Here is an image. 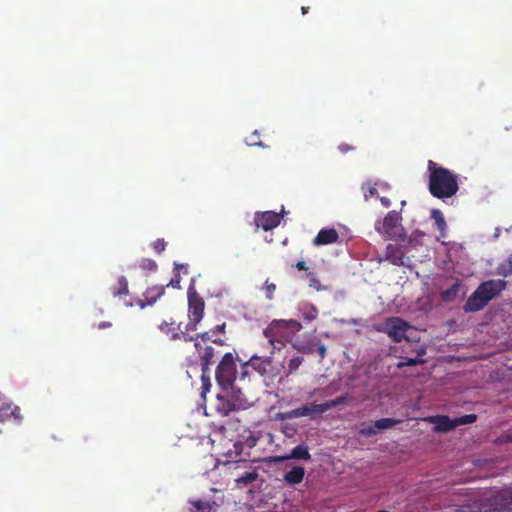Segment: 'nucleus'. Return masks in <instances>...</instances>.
Segmentation results:
<instances>
[{
  "instance_id": "f257e3e1",
  "label": "nucleus",
  "mask_w": 512,
  "mask_h": 512,
  "mask_svg": "<svg viewBox=\"0 0 512 512\" xmlns=\"http://www.w3.org/2000/svg\"><path fill=\"white\" fill-rule=\"evenodd\" d=\"M428 190L437 199L451 198L459 190V176L446 167L438 165L433 160L427 164Z\"/></svg>"
},
{
  "instance_id": "f03ea898",
  "label": "nucleus",
  "mask_w": 512,
  "mask_h": 512,
  "mask_svg": "<svg viewBox=\"0 0 512 512\" xmlns=\"http://www.w3.org/2000/svg\"><path fill=\"white\" fill-rule=\"evenodd\" d=\"M507 282L502 279L487 280L482 282L467 299L464 310L466 312H477L483 309L492 299L505 290Z\"/></svg>"
},
{
  "instance_id": "7ed1b4c3",
  "label": "nucleus",
  "mask_w": 512,
  "mask_h": 512,
  "mask_svg": "<svg viewBox=\"0 0 512 512\" xmlns=\"http://www.w3.org/2000/svg\"><path fill=\"white\" fill-rule=\"evenodd\" d=\"M237 377L236 358L234 354L225 353L216 367L215 378L222 389L232 387Z\"/></svg>"
},
{
  "instance_id": "20e7f679",
  "label": "nucleus",
  "mask_w": 512,
  "mask_h": 512,
  "mask_svg": "<svg viewBox=\"0 0 512 512\" xmlns=\"http://www.w3.org/2000/svg\"><path fill=\"white\" fill-rule=\"evenodd\" d=\"M187 296L189 323L186 325V330L195 331L204 316L205 302L193 286L188 288Z\"/></svg>"
},
{
  "instance_id": "39448f33",
  "label": "nucleus",
  "mask_w": 512,
  "mask_h": 512,
  "mask_svg": "<svg viewBox=\"0 0 512 512\" xmlns=\"http://www.w3.org/2000/svg\"><path fill=\"white\" fill-rule=\"evenodd\" d=\"M401 216L396 211H390L383 218L375 223L378 233L389 239H402L404 237L403 227L400 225Z\"/></svg>"
},
{
  "instance_id": "423d86ee",
  "label": "nucleus",
  "mask_w": 512,
  "mask_h": 512,
  "mask_svg": "<svg viewBox=\"0 0 512 512\" xmlns=\"http://www.w3.org/2000/svg\"><path fill=\"white\" fill-rule=\"evenodd\" d=\"M429 422L434 424L436 432L446 433L454 430L458 426L472 424L477 420L476 414H466L461 417L450 418L447 415H436L429 417Z\"/></svg>"
},
{
  "instance_id": "0eeeda50",
  "label": "nucleus",
  "mask_w": 512,
  "mask_h": 512,
  "mask_svg": "<svg viewBox=\"0 0 512 512\" xmlns=\"http://www.w3.org/2000/svg\"><path fill=\"white\" fill-rule=\"evenodd\" d=\"M198 355V359L201 364V380L203 383V389L208 390L211 386L209 372V366L214 363V358L217 354L214 345H206L205 343L194 346Z\"/></svg>"
},
{
  "instance_id": "6e6552de",
  "label": "nucleus",
  "mask_w": 512,
  "mask_h": 512,
  "mask_svg": "<svg viewBox=\"0 0 512 512\" xmlns=\"http://www.w3.org/2000/svg\"><path fill=\"white\" fill-rule=\"evenodd\" d=\"M410 327V324L400 317H389L377 330L386 333L394 342L399 343L407 339L405 333Z\"/></svg>"
},
{
  "instance_id": "1a4fd4ad",
  "label": "nucleus",
  "mask_w": 512,
  "mask_h": 512,
  "mask_svg": "<svg viewBox=\"0 0 512 512\" xmlns=\"http://www.w3.org/2000/svg\"><path fill=\"white\" fill-rule=\"evenodd\" d=\"M254 221L258 228H262L264 231H269L280 224L281 214L273 211L256 213Z\"/></svg>"
},
{
  "instance_id": "9d476101",
  "label": "nucleus",
  "mask_w": 512,
  "mask_h": 512,
  "mask_svg": "<svg viewBox=\"0 0 512 512\" xmlns=\"http://www.w3.org/2000/svg\"><path fill=\"white\" fill-rule=\"evenodd\" d=\"M398 423H400V420L395 418H381L376 420L372 425L362 427L359 430V434L364 437H371L378 431L390 429Z\"/></svg>"
},
{
  "instance_id": "9b49d317",
  "label": "nucleus",
  "mask_w": 512,
  "mask_h": 512,
  "mask_svg": "<svg viewBox=\"0 0 512 512\" xmlns=\"http://www.w3.org/2000/svg\"><path fill=\"white\" fill-rule=\"evenodd\" d=\"M280 327V321H273L269 327L263 331V334L267 338L269 345L272 347L271 354H273L275 351H280L285 346V343L278 338Z\"/></svg>"
},
{
  "instance_id": "f8f14e48",
  "label": "nucleus",
  "mask_w": 512,
  "mask_h": 512,
  "mask_svg": "<svg viewBox=\"0 0 512 512\" xmlns=\"http://www.w3.org/2000/svg\"><path fill=\"white\" fill-rule=\"evenodd\" d=\"M183 334V340L185 342H194V346H197L198 344L205 343L206 345H219L223 346L225 344V341L219 338H213L214 334L212 330L206 331L203 333H198L195 336H190L188 333H182Z\"/></svg>"
},
{
  "instance_id": "ddd939ff",
  "label": "nucleus",
  "mask_w": 512,
  "mask_h": 512,
  "mask_svg": "<svg viewBox=\"0 0 512 512\" xmlns=\"http://www.w3.org/2000/svg\"><path fill=\"white\" fill-rule=\"evenodd\" d=\"M385 260L395 266H404L406 256L404 250L397 245L388 244L385 250Z\"/></svg>"
},
{
  "instance_id": "4468645a",
  "label": "nucleus",
  "mask_w": 512,
  "mask_h": 512,
  "mask_svg": "<svg viewBox=\"0 0 512 512\" xmlns=\"http://www.w3.org/2000/svg\"><path fill=\"white\" fill-rule=\"evenodd\" d=\"M493 505L499 511H512V489H505L493 496Z\"/></svg>"
},
{
  "instance_id": "2eb2a0df",
  "label": "nucleus",
  "mask_w": 512,
  "mask_h": 512,
  "mask_svg": "<svg viewBox=\"0 0 512 512\" xmlns=\"http://www.w3.org/2000/svg\"><path fill=\"white\" fill-rule=\"evenodd\" d=\"M165 293V286L163 285H154L149 287L143 293L144 300H139L138 304L141 308H144L147 305L154 304L159 298H161Z\"/></svg>"
},
{
  "instance_id": "dca6fc26",
  "label": "nucleus",
  "mask_w": 512,
  "mask_h": 512,
  "mask_svg": "<svg viewBox=\"0 0 512 512\" xmlns=\"http://www.w3.org/2000/svg\"><path fill=\"white\" fill-rule=\"evenodd\" d=\"M290 459L305 460V461L311 460V454L309 452L308 446L305 444H300V445H297L296 447H294L291 450L290 454L274 457L275 462H282V461L290 460Z\"/></svg>"
},
{
  "instance_id": "f3484780",
  "label": "nucleus",
  "mask_w": 512,
  "mask_h": 512,
  "mask_svg": "<svg viewBox=\"0 0 512 512\" xmlns=\"http://www.w3.org/2000/svg\"><path fill=\"white\" fill-rule=\"evenodd\" d=\"M248 364H250V367H252L261 376H264L269 372L270 368L272 367V357L253 355L248 360Z\"/></svg>"
},
{
  "instance_id": "a211bd4d",
  "label": "nucleus",
  "mask_w": 512,
  "mask_h": 512,
  "mask_svg": "<svg viewBox=\"0 0 512 512\" xmlns=\"http://www.w3.org/2000/svg\"><path fill=\"white\" fill-rule=\"evenodd\" d=\"M323 408L321 404L309 403L305 404L301 407L293 409L288 413V417L290 418H300L305 416H313L316 414H322Z\"/></svg>"
},
{
  "instance_id": "6ab92c4d",
  "label": "nucleus",
  "mask_w": 512,
  "mask_h": 512,
  "mask_svg": "<svg viewBox=\"0 0 512 512\" xmlns=\"http://www.w3.org/2000/svg\"><path fill=\"white\" fill-rule=\"evenodd\" d=\"M216 412L223 416H229L232 412L239 411L236 409V406L230 396L217 395L216 404H215Z\"/></svg>"
},
{
  "instance_id": "aec40b11",
  "label": "nucleus",
  "mask_w": 512,
  "mask_h": 512,
  "mask_svg": "<svg viewBox=\"0 0 512 512\" xmlns=\"http://www.w3.org/2000/svg\"><path fill=\"white\" fill-rule=\"evenodd\" d=\"M339 238L338 232L334 228L321 229L313 240L315 246H322L335 243Z\"/></svg>"
},
{
  "instance_id": "412c9836",
  "label": "nucleus",
  "mask_w": 512,
  "mask_h": 512,
  "mask_svg": "<svg viewBox=\"0 0 512 512\" xmlns=\"http://www.w3.org/2000/svg\"><path fill=\"white\" fill-rule=\"evenodd\" d=\"M305 476V469L302 466H294L290 471L284 474L283 480L288 485L294 486L300 484Z\"/></svg>"
},
{
  "instance_id": "4be33fe9",
  "label": "nucleus",
  "mask_w": 512,
  "mask_h": 512,
  "mask_svg": "<svg viewBox=\"0 0 512 512\" xmlns=\"http://www.w3.org/2000/svg\"><path fill=\"white\" fill-rule=\"evenodd\" d=\"M160 330L164 334H166L171 340H181V339L183 340L182 333H187L186 329H185V331L181 330L180 324L176 326L174 323H167V322H163L160 325Z\"/></svg>"
},
{
  "instance_id": "5701e85b",
  "label": "nucleus",
  "mask_w": 512,
  "mask_h": 512,
  "mask_svg": "<svg viewBox=\"0 0 512 512\" xmlns=\"http://www.w3.org/2000/svg\"><path fill=\"white\" fill-rule=\"evenodd\" d=\"M230 388L232 389V393L229 396L233 400L236 409L239 411L248 409L251 406V403L247 397L241 392L240 389H235L234 386Z\"/></svg>"
},
{
  "instance_id": "b1692460",
  "label": "nucleus",
  "mask_w": 512,
  "mask_h": 512,
  "mask_svg": "<svg viewBox=\"0 0 512 512\" xmlns=\"http://www.w3.org/2000/svg\"><path fill=\"white\" fill-rule=\"evenodd\" d=\"M111 293L114 297L126 296L129 294L128 281L124 276L117 279V284L111 287Z\"/></svg>"
},
{
  "instance_id": "393cba45",
  "label": "nucleus",
  "mask_w": 512,
  "mask_h": 512,
  "mask_svg": "<svg viewBox=\"0 0 512 512\" xmlns=\"http://www.w3.org/2000/svg\"><path fill=\"white\" fill-rule=\"evenodd\" d=\"M258 476L259 474L256 469L249 472H245L243 475L235 479L236 486L238 488H244L248 484L254 482L258 478Z\"/></svg>"
},
{
  "instance_id": "a878e982",
  "label": "nucleus",
  "mask_w": 512,
  "mask_h": 512,
  "mask_svg": "<svg viewBox=\"0 0 512 512\" xmlns=\"http://www.w3.org/2000/svg\"><path fill=\"white\" fill-rule=\"evenodd\" d=\"M349 400H350L349 394H345V395L338 396L333 400L326 401L325 403H321L323 412H326V411H328L332 408H335L337 406H340V405H345L349 402Z\"/></svg>"
},
{
  "instance_id": "bb28decb",
  "label": "nucleus",
  "mask_w": 512,
  "mask_h": 512,
  "mask_svg": "<svg viewBox=\"0 0 512 512\" xmlns=\"http://www.w3.org/2000/svg\"><path fill=\"white\" fill-rule=\"evenodd\" d=\"M496 273L504 278L512 275V254H510L506 260L498 265Z\"/></svg>"
},
{
  "instance_id": "cd10ccee",
  "label": "nucleus",
  "mask_w": 512,
  "mask_h": 512,
  "mask_svg": "<svg viewBox=\"0 0 512 512\" xmlns=\"http://www.w3.org/2000/svg\"><path fill=\"white\" fill-rule=\"evenodd\" d=\"M134 267H138L145 272H155L158 268L156 261L151 258H141Z\"/></svg>"
},
{
  "instance_id": "c85d7f7f",
  "label": "nucleus",
  "mask_w": 512,
  "mask_h": 512,
  "mask_svg": "<svg viewBox=\"0 0 512 512\" xmlns=\"http://www.w3.org/2000/svg\"><path fill=\"white\" fill-rule=\"evenodd\" d=\"M460 289L459 282L453 283L449 288L441 292V298L443 301L449 302L456 298Z\"/></svg>"
},
{
  "instance_id": "c756f323",
  "label": "nucleus",
  "mask_w": 512,
  "mask_h": 512,
  "mask_svg": "<svg viewBox=\"0 0 512 512\" xmlns=\"http://www.w3.org/2000/svg\"><path fill=\"white\" fill-rule=\"evenodd\" d=\"M431 218L434 220L436 227L439 231L444 232L447 228V224L443 213L438 209L431 211Z\"/></svg>"
},
{
  "instance_id": "7c9ffc66",
  "label": "nucleus",
  "mask_w": 512,
  "mask_h": 512,
  "mask_svg": "<svg viewBox=\"0 0 512 512\" xmlns=\"http://www.w3.org/2000/svg\"><path fill=\"white\" fill-rule=\"evenodd\" d=\"M194 511L193 512H211L214 506H216L215 502H209L204 500H196L191 502Z\"/></svg>"
},
{
  "instance_id": "2f4dec72",
  "label": "nucleus",
  "mask_w": 512,
  "mask_h": 512,
  "mask_svg": "<svg viewBox=\"0 0 512 512\" xmlns=\"http://www.w3.org/2000/svg\"><path fill=\"white\" fill-rule=\"evenodd\" d=\"M180 269L187 270V265L176 263L175 270L177 272L175 273L173 278L169 281V283L165 287H172V288H176V289L180 288V281H181L180 274H179Z\"/></svg>"
},
{
  "instance_id": "473e14b6",
  "label": "nucleus",
  "mask_w": 512,
  "mask_h": 512,
  "mask_svg": "<svg viewBox=\"0 0 512 512\" xmlns=\"http://www.w3.org/2000/svg\"><path fill=\"white\" fill-rule=\"evenodd\" d=\"M246 144L249 146H259L262 148H266L262 141L259 139V133L255 130L249 137L246 138Z\"/></svg>"
},
{
  "instance_id": "72a5a7b5",
  "label": "nucleus",
  "mask_w": 512,
  "mask_h": 512,
  "mask_svg": "<svg viewBox=\"0 0 512 512\" xmlns=\"http://www.w3.org/2000/svg\"><path fill=\"white\" fill-rule=\"evenodd\" d=\"M303 358L300 356L293 357L288 362V372L287 375L294 373L299 366L302 364Z\"/></svg>"
},
{
  "instance_id": "f704fd0d",
  "label": "nucleus",
  "mask_w": 512,
  "mask_h": 512,
  "mask_svg": "<svg viewBox=\"0 0 512 512\" xmlns=\"http://www.w3.org/2000/svg\"><path fill=\"white\" fill-rule=\"evenodd\" d=\"M423 363V360L419 358H404V361L397 364V368L401 369L405 366H416Z\"/></svg>"
},
{
  "instance_id": "c9c22d12",
  "label": "nucleus",
  "mask_w": 512,
  "mask_h": 512,
  "mask_svg": "<svg viewBox=\"0 0 512 512\" xmlns=\"http://www.w3.org/2000/svg\"><path fill=\"white\" fill-rule=\"evenodd\" d=\"M362 190L364 192V197L365 199L367 200L369 197H373L375 195H377V189L372 186L371 184H363L362 185Z\"/></svg>"
},
{
  "instance_id": "e433bc0d",
  "label": "nucleus",
  "mask_w": 512,
  "mask_h": 512,
  "mask_svg": "<svg viewBox=\"0 0 512 512\" xmlns=\"http://www.w3.org/2000/svg\"><path fill=\"white\" fill-rule=\"evenodd\" d=\"M152 248L157 253H162L166 248V242L164 239L158 238L154 242H152Z\"/></svg>"
},
{
  "instance_id": "4c0bfd02",
  "label": "nucleus",
  "mask_w": 512,
  "mask_h": 512,
  "mask_svg": "<svg viewBox=\"0 0 512 512\" xmlns=\"http://www.w3.org/2000/svg\"><path fill=\"white\" fill-rule=\"evenodd\" d=\"M265 289H266V298L269 300L273 299V294L276 291V285L274 283H269L268 281H266Z\"/></svg>"
},
{
  "instance_id": "58836bf2",
  "label": "nucleus",
  "mask_w": 512,
  "mask_h": 512,
  "mask_svg": "<svg viewBox=\"0 0 512 512\" xmlns=\"http://www.w3.org/2000/svg\"><path fill=\"white\" fill-rule=\"evenodd\" d=\"M496 442L499 444L512 443V431L500 435Z\"/></svg>"
},
{
  "instance_id": "ea45409f",
  "label": "nucleus",
  "mask_w": 512,
  "mask_h": 512,
  "mask_svg": "<svg viewBox=\"0 0 512 512\" xmlns=\"http://www.w3.org/2000/svg\"><path fill=\"white\" fill-rule=\"evenodd\" d=\"M10 409V406H2L0 408V422H4L8 419V410Z\"/></svg>"
},
{
  "instance_id": "a19ab883",
  "label": "nucleus",
  "mask_w": 512,
  "mask_h": 512,
  "mask_svg": "<svg viewBox=\"0 0 512 512\" xmlns=\"http://www.w3.org/2000/svg\"><path fill=\"white\" fill-rule=\"evenodd\" d=\"M259 437H255L252 434H250L246 439L245 443L248 447H254L258 441Z\"/></svg>"
},
{
  "instance_id": "79ce46f5",
  "label": "nucleus",
  "mask_w": 512,
  "mask_h": 512,
  "mask_svg": "<svg viewBox=\"0 0 512 512\" xmlns=\"http://www.w3.org/2000/svg\"><path fill=\"white\" fill-rule=\"evenodd\" d=\"M249 366L250 364H248V361L241 366V378L243 379V381H245V379L249 376Z\"/></svg>"
},
{
  "instance_id": "37998d69",
  "label": "nucleus",
  "mask_w": 512,
  "mask_h": 512,
  "mask_svg": "<svg viewBox=\"0 0 512 512\" xmlns=\"http://www.w3.org/2000/svg\"><path fill=\"white\" fill-rule=\"evenodd\" d=\"M9 416L14 417L17 420H21V409L18 406H14V408L11 410Z\"/></svg>"
},
{
  "instance_id": "c03bdc74",
  "label": "nucleus",
  "mask_w": 512,
  "mask_h": 512,
  "mask_svg": "<svg viewBox=\"0 0 512 512\" xmlns=\"http://www.w3.org/2000/svg\"><path fill=\"white\" fill-rule=\"evenodd\" d=\"M338 149L341 153H347L353 151L354 147L349 144L343 143L338 146Z\"/></svg>"
},
{
  "instance_id": "a18cd8bd",
  "label": "nucleus",
  "mask_w": 512,
  "mask_h": 512,
  "mask_svg": "<svg viewBox=\"0 0 512 512\" xmlns=\"http://www.w3.org/2000/svg\"><path fill=\"white\" fill-rule=\"evenodd\" d=\"M309 278H310V287H314L316 289H318V285H319V280L316 278V276L312 273L309 274Z\"/></svg>"
},
{
  "instance_id": "49530a36",
  "label": "nucleus",
  "mask_w": 512,
  "mask_h": 512,
  "mask_svg": "<svg viewBox=\"0 0 512 512\" xmlns=\"http://www.w3.org/2000/svg\"><path fill=\"white\" fill-rule=\"evenodd\" d=\"M225 327H226V324L222 323V324H219V325L215 326L211 330H212L213 334L215 335L216 333H224Z\"/></svg>"
},
{
  "instance_id": "de8ad7c7",
  "label": "nucleus",
  "mask_w": 512,
  "mask_h": 512,
  "mask_svg": "<svg viewBox=\"0 0 512 512\" xmlns=\"http://www.w3.org/2000/svg\"><path fill=\"white\" fill-rule=\"evenodd\" d=\"M295 266L298 270H307L308 269V267L306 266V262L303 260L298 261Z\"/></svg>"
},
{
  "instance_id": "09e8293b",
  "label": "nucleus",
  "mask_w": 512,
  "mask_h": 512,
  "mask_svg": "<svg viewBox=\"0 0 512 512\" xmlns=\"http://www.w3.org/2000/svg\"><path fill=\"white\" fill-rule=\"evenodd\" d=\"M111 326H112L111 322H108V321H102V322H100V323L97 325V328H98V329H104V328H109V327H111Z\"/></svg>"
},
{
  "instance_id": "8fccbe9b",
  "label": "nucleus",
  "mask_w": 512,
  "mask_h": 512,
  "mask_svg": "<svg viewBox=\"0 0 512 512\" xmlns=\"http://www.w3.org/2000/svg\"><path fill=\"white\" fill-rule=\"evenodd\" d=\"M380 201L384 207H389L391 205V201L387 197H381Z\"/></svg>"
},
{
  "instance_id": "3c124183",
  "label": "nucleus",
  "mask_w": 512,
  "mask_h": 512,
  "mask_svg": "<svg viewBox=\"0 0 512 512\" xmlns=\"http://www.w3.org/2000/svg\"><path fill=\"white\" fill-rule=\"evenodd\" d=\"M319 352H320V355H321L322 357H324L325 352H326V348H325L324 346H320V347H319Z\"/></svg>"
},
{
  "instance_id": "603ef678",
  "label": "nucleus",
  "mask_w": 512,
  "mask_h": 512,
  "mask_svg": "<svg viewBox=\"0 0 512 512\" xmlns=\"http://www.w3.org/2000/svg\"><path fill=\"white\" fill-rule=\"evenodd\" d=\"M308 10H309V7H306V6H303V7L301 8L302 14H306V13H308Z\"/></svg>"
},
{
  "instance_id": "864d4df0",
  "label": "nucleus",
  "mask_w": 512,
  "mask_h": 512,
  "mask_svg": "<svg viewBox=\"0 0 512 512\" xmlns=\"http://www.w3.org/2000/svg\"><path fill=\"white\" fill-rule=\"evenodd\" d=\"M289 323H290L291 325H297V326H299V327H300V324H299L296 320H290V321H289Z\"/></svg>"
},
{
  "instance_id": "5fc2aeb1",
  "label": "nucleus",
  "mask_w": 512,
  "mask_h": 512,
  "mask_svg": "<svg viewBox=\"0 0 512 512\" xmlns=\"http://www.w3.org/2000/svg\"><path fill=\"white\" fill-rule=\"evenodd\" d=\"M188 361H189L191 364L196 363V361H194V360H192V359H188Z\"/></svg>"
},
{
  "instance_id": "6e6d98bb",
  "label": "nucleus",
  "mask_w": 512,
  "mask_h": 512,
  "mask_svg": "<svg viewBox=\"0 0 512 512\" xmlns=\"http://www.w3.org/2000/svg\"><path fill=\"white\" fill-rule=\"evenodd\" d=\"M314 318H315V314H314V315H311V316L309 317V319H314Z\"/></svg>"
},
{
  "instance_id": "4d7b16f0",
  "label": "nucleus",
  "mask_w": 512,
  "mask_h": 512,
  "mask_svg": "<svg viewBox=\"0 0 512 512\" xmlns=\"http://www.w3.org/2000/svg\"><path fill=\"white\" fill-rule=\"evenodd\" d=\"M377 512H389V511H387V510H379Z\"/></svg>"
}]
</instances>
